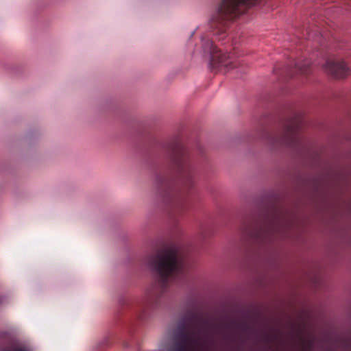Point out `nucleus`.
Instances as JSON below:
<instances>
[{"mask_svg": "<svg viewBox=\"0 0 351 351\" xmlns=\"http://www.w3.org/2000/svg\"><path fill=\"white\" fill-rule=\"evenodd\" d=\"M169 164L165 169L156 171L158 193L171 205L175 212L186 209V197L195 185V170L189 154L177 141L166 147Z\"/></svg>", "mask_w": 351, "mask_h": 351, "instance_id": "obj_1", "label": "nucleus"}, {"mask_svg": "<svg viewBox=\"0 0 351 351\" xmlns=\"http://www.w3.org/2000/svg\"><path fill=\"white\" fill-rule=\"evenodd\" d=\"M145 264L156 275L157 281L146 293L143 303L145 313L156 308L169 283L184 278L189 269L186 258L173 248L158 252L145 257Z\"/></svg>", "mask_w": 351, "mask_h": 351, "instance_id": "obj_2", "label": "nucleus"}, {"mask_svg": "<svg viewBox=\"0 0 351 351\" xmlns=\"http://www.w3.org/2000/svg\"><path fill=\"white\" fill-rule=\"evenodd\" d=\"M230 327L228 323H215L204 319L195 307L188 309L180 319L175 334L173 343L168 351H194V348L200 345L202 339L199 334L203 332V343L213 342V337L210 331L219 332L226 340L230 339V335L225 334L223 329Z\"/></svg>", "mask_w": 351, "mask_h": 351, "instance_id": "obj_3", "label": "nucleus"}, {"mask_svg": "<svg viewBox=\"0 0 351 351\" xmlns=\"http://www.w3.org/2000/svg\"><path fill=\"white\" fill-rule=\"evenodd\" d=\"M258 0H220L217 11L210 19V25L213 34L225 37L231 21L243 14Z\"/></svg>", "mask_w": 351, "mask_h": 351, "instance_id": "obj_4", "label": "nucleus"}, {"mask_svg": "<svg viewBox=\"0 0 351 351\" xmlns=\"http://www.w3.org/2000/svg\"><path fill=\"white\" fill-rule=\"evenodd\" d=\"M304 125V120L302 115L295 113L282 124L280 132L276 134L265 132L264 136L267 143L272 146L285 145L298 149L303 143L300 132Z\"/></svg>", "mask_w": 351, "mask_h": 351, "instance_id": "obj_5", "label": "nucleus"}, {"mask_svg": "<svg viewBox=\"0 0 351 351\" xmlns=\"http://www.w3.org/2000/svg\"><path fill=\"white\" fill-rule=\"evenodd\" d=\"M203 50L205 53L210 56V64L213 69L221 68L232 69L233 62L230 54L222 53L210 40H202Z\"/></svg>", "mask_w": 351, "mask_h": 351, "instance_id": "obj_6", "label": "nucleus"}, {"mask_svg": "<svg viewBox=\"0 0 351 351\" xmlns=\"http://www.w3.org/2000/svg\"><path fill=\"white\" fill-rule=\"evenodd\" d=\"M283 223L280 215L275 213L269 217L263 224L256 228H249L247 232L250 237H258L264 234H274L280 232Z\"/></svg>", "mask_w": 351, "mask_h": 351, "instance_id": "obj_7", "label": "nucleus"}, {"mask_svg": "<svg viewBox=\"0 0 351 351\" xmlns=\"http://www.w3.org/2000/svg\"><path fill=\"white\" fill-rule=\"evenodd\" d=\"M324 70L335 78H343L350 74V70L342 60H328L324 65Z\"/></svg>", "mask_w": 351, "mask_h": 351, "instance_id": "obj_8", "label": "nucleus"}, {"mask_svg": "<svg viewBox=\"0 0 351 351\" xmlns=\"http://www.w3.org/2000/svg\"><path fill=\"white\" fill-rule=\"evenodd\" d=\"M0 351H30L29 349L23 344L19 343H11L5 348H2Z\"/></svg>", "mask_w": 351, "mask_h": 351, "instance_id": "obj_9", "label": "nucleus"}, {"mask_svg": "<svg viewBox=\"0 0 351 351\" xmlns=\"http://www.w3.org/2000/svg\"><path fill=\"white\" fill-rule=\"evenodd\" d=\"M295 66L298 72L302 74H307L310 69V63L308 60H305L304 62L298 61L295 63Z\"/></svg>", "mask_w": 351, "mask_h": 351, "instance_id": "obj_10", "label": "nucleus"}]
</instances>
